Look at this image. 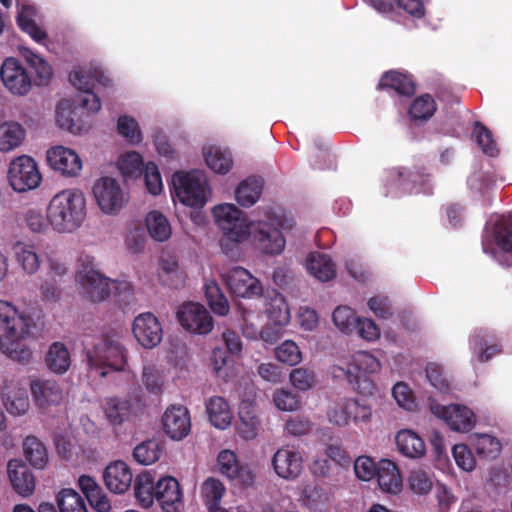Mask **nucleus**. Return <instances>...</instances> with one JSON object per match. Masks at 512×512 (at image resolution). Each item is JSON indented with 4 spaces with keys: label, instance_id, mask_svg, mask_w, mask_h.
Returning <instances> with one entry per match:
<instances>
[{
    "label": "nucleus",
    "instance_id": "nucleus-1",
    "mask_svg": "<svg viewBox=\"0 0 512 512\" xmlns=\"http://www.w3.org/2000/svg\"><path fill=\"white\" fill-rule=\"evenodd\" d=\"M0 324L5 330V334L0 336V351L13 361L29 363L32 351L25 339L32 335L33 319L11 302L0 300Z\"/></svg>",
    "mask_w": 512,
    "mask_h": 512
},
{
    "label": "nucleus",
    "instance_id": "nucleus-2",
    "mask_svg": "<svg viewBox=\"0 0 512 512\" xmlns=\"http://www.w3.org/2000/svg\"><path fill=\"white\" fill-rule=\"evenodd\" d=\"M86 218V200L77 189H65L52 197L47 207V221L59 233L77 230Z\"/></svg>",
    "mask_w": 512,
    "mask_h": 512
},
{
    "label": "nucleus",
    "instance_id": "nucleus-3",
    "mask_svg": "<svg viewBox=\"0 0 512 512\" xmlns=\"http://www.w3.org/2000/svg\"><path fill=\"white\" fill-rule=\"evenodd\" d=\"M87 363L91 370L105 377L107 369L123 371L127 364V351L115 335H103L86 352Z\"/></svg>",
    "mask_w": 512,
    "mask_h": 512
},
{
    "label": "nucleus",
    "instance_id": "nucleus-4",
    "mask_svg": "<svg viewBox=\"0 0 512 512\" xmlns=\"http://www.w3.org/2000/svg\"><path fill=\"white\" fill-rule=\"evenodd\" d=\"M76 281L91 302H101L110 295L111 280L98 271L94 257L81 254L77 261Z\"/></svg>",
    "mask_w": 512,
    "mask_h": 512
},
{
    "label": "nucleus",
    "instance_id": "nucleus-5",
    "mask_svg": "<svg viewBox=\"0 0 512 512\" xmlns=\"http://www.w3.org/2000/svg\"><path fill=\"white\" fill-rule=\"evenodd\" d=\"M172 194L189 207H202L207 201V178L200 170L176 172L171 180Z\"/></svg>",
    "mask_w": 512,
    "mask_h": 512
},
{
    "label": "nucleus",
    "instance_id": "nucleus-6",
    "mask_svg": "<svg viewBox=\"0 0 512 512\" xmlns=\"http://www.w3.org/2000/svg\"><path fill=\"white\" fill-rule=\"evenodd\" d=\"M70 83L85 95L81 99L83 108L90 112H98L101 108V102L96 93H94L95 83L104 87L111 85V79L99 67H90L89 70H76L69 74Z\"/></svg>",
    "mask_w": 512,
    "mask_h": 512
},
{
    "label": "nucleus",
    "instance_id": "nucleus-7",
    "mask_svg": "<svg viewBox=\"0 0 512 512\" xmlns=\"http://www.w3.org/2000/svg\"><path fill=\"white\" fill-rule=\"evenodd\" d=\"M213 215L228 240L239 243L249 237L250 225L243 212L235 205L228 203L217 205L213 209Z\"/></svg>",
    "mask_w": 512,
    "mask_h": 512
},
{
    "label": "nucleus",
    "instance_id": "nucleus-8",
    "mask_svg": "<svg viewBox=\"0 0 512 512\" xmlns=\"http://www.w3.org/2000/svg\"><path fill=\"white\" fill-rule=\"evenodd\" d=\"M379 369L380 362L376 357L368 352L360 351L344 365H333L331 373L334 378L346 379L352 386L360 388V381L366 382V376Z\"/></svg>",
    "mask_w": 512,
    "mask_h": 512
},
{
    "label": "nucleus",
    "instance_id": "nucleus-9",
    "mask_svg": "<svg viewBox=\"0 0 512 512\" xmlns=\"http://www.w3.org/2000/svg\"><path fill=\"white\" fill-rule=\"evenodd\" d=\"M8 181L16 192H26L37 188L42 175L36 161L27 155L13 159L9 165Z\"/></svg>",
    "mask_w": 512,
    "mask_h": 512
},
{
    "label": "nucleus",
    "instance_id": "nucleus-10",
    "mask_svg": "<svg viewBox=\"0 0 512 512\" xmlns=\"http://www.w3.org/2000/svg\"><path fill=\"white\" fill-rule=\"evenodd\" d=\"M93 194L99 208L106 214H116L126 199L118 181L111 177L98 179L93 186Z\"/></svg>",
    "mask_w": 512,
    "mask_h": 512
},
{
    "label": "nucleus",
    "instance_id": "nucleus-11",
    "mask_svg": "<svg viewBox=\"0 0 512 512\" xmlns=\"http://www.w3.org/2000/svg\"><path fill=\"white\" fill-rule=\"evenodd\" d=\"M177 319L185 330L196 334H208L214 326L211 314L199 303L183 304L177 311Z\"/></svg>",
    "mask_w": 512,
    "mask_h": 512
},
{
    "label": "nucleus",
    "instance_id": "nucleus-12",
    "mask_svg": "<svg viewBox=\"0 0 512 512\" xmlns=\"http://www.w3.org/2000/svg\"><path fill=\"white\" fill-rule=\"evenodd\" d=\"M431 412L445 421V423L454 431L468 432L475 424L474 413L467 407L458 404L441 405L434 400H430Z\"/></svg>",
    "mask_w": 512,
    "mask_h": 512
},
{
    "label": "nucleus",
    "instance_id": "nucleus-13",
    "mask_svg": "<svg viewBox=\"0 0 512 512\" xmlns=\"http://www.w3.org/2000/svg\"><path fill=\"white\" fill-rule=\"evenodd\" d=\"M222 278L229 290L238 297L252 298L263 292L260 281L243 267L229 269Z\"/></svg>",
    "mask_w": 512,
    "mask_h": 512
},
{
    "label": "nucleus",
    "instance_id": "nucleus-14",
    "mask_svg": "<svg viewBox=\"0 0 512 512\" xmlns=\"http://www.w3.org/2000/svg\"><path fill=\"white\" fill-rule=\"evenodd\" d=\"M0 77L4 86L15 95H26L32 80L25 67L15 58H7L0 69Z\"/></svg>",
    "mask_w": 512,
    "mask_h": 512
},
{
    "label": "nucleus",
    "instance_id": "nucleus-15",
    "mask_svg": "<svg viewBox=\"0 0 512 512\" xmlns=\"http://www.w3.org/2000/svg\"><path fill=\"white\" fill-rule=\"evenodd\" d=\"M144 408L139 398L111 397L104 404V413L112 425H121L132 420Z\"/></svg>",
    "mask_w": 512,
    "mask_h": 512
},
{
    "label": "nucleus",
    "instance_id": "nucleus-16",
    "mask_svg": "<svg viewBox=\"0 0 512 512\" xmlns=\"http://www.w3.org/2000/svg\"><path fill=\"white\" fill-rule=\"evenodd\" d=\"M132 331L139 344L147 349L156 347L162 340V326L150 312L142 313L134 319Z\"/></svg>",
    "mask_w": 512,
    "mask_h": 512
},
{
    "label": "nucleus",
    "instance_id": "nucleus-17",
    "mask_svg": "<svg viewBox=\"0 0 512 512\" xmlns=\"http://www.w3.org/2000/svg\"><path fill=\"white\" fill-rule=\"evenodd\" d=\"M155 501L163 512H178L183 506V494L179 482L172 476H165L156 482Z\"/></svg>",
    "mask_w": 512,
    "mask_h": 512
},
{
    "label": "nucleus",
    "instance_id": "nucleus-18",
    "mask_svg": "<svg viewBox=\"0 0 512 512\" xmlns=\"http://www.w3.org/2000/svg\"><path fill=\"white\" fill-rule=\"evenodd\" d=\"M302 464L301 453L290 446L279 448L272 458V466L275 473L286 480L297 478L301 474Z\"/></svg>",
    "mask_w": 512,
    "mask_h": 512
},
{
    "label": "nucleus",
    "instance_id": "nucleus-19",
    "mask_svg": "<svg viewBox=\"0 0 512 512\" xmlns=\"http://www.w3.org/2000/svg\"><path fill=\"white\" fill-rule=\"evenodd\" d=\"M49 166L64 176H76L82 169L79 155L72 149L64 146L50 148L46 154Z\"/></svg>",
    "mask_w": 512,
    "mask_h": 512
},
{
    "label": "nucleus",
    "instance_id": "nucleus-20",
    "mask_svg": "<svg viewBox=\"0 0 512 512\" xmlns=\"http://www.w3.org/2000/svg\"><path fill=\"white\" fill-rule=\"evenodd\" d=\"M256 247L264 254L278 255L285 248V238L278 228L267 222H259L253 233Z\"/></svg>",
    "mask_w": 512,
    "mask_h": 512
},
{
    "label": "nucleus",
    "instance_id": "nucleus-21",
    "mask_svg": "<svg viewBox=\"0 0 512 512\" xmlns=\"http://www.w3.org/2000/svg\"><path fill=\"white\" fill-rule=\"evenodd\" d=\"M7 473L13 490L19 496L27 498L34 493L36 487L35 477L22 460H9Z\"/></svg>",
    "mask_w": 512,
    "mask_h": 512
},
{
    "label": "nucleus",
    "instance_id": "nucleus-22",
    "mask_svg": "<svg viewBox=\"0 0 512 512\" xmlns=\"http://www.w3.org/2000/svg\"><path fill=\"white\" fill-rule=\"evenodd\" d=\"M165 433L174 440H182L191 429V421L187 408L183 406L168 407L162 417Z\"/></svg>",
    "mask_w": 512,
    "mask_h": 512
},
{
    "label": "nucleus",
    "instance_id": "nucleus-23",
    "mask_svg": "<svg viewBox=\"0 0 512 512\" xmlns=\"http://www.w3.org/2000/svg\"><path fill=\"white\" fill-rule=\"evenodd\" d=\"M430 173L424 166L413 168L399 167L390 171L389 181L398 185L405 192L412 193L417 186H424L429 182Z\"/></svg>",
    "mask_w": 512,
    "mask_h": 512
},
{
    "label": "nucleus",
    "instance_id": "nucleus-24",
    "mask_svg": "<svg viewBox=\"0 0 512 512\" xmlns=\"http://www.w3.org/2000/svg\"><path fill=\"white\" fill-rule=\"evenodd\" d=\"M106 487L115 494H123L131 486L133 475L130 467L123 461L109 464L103 474Z\"/></svg>",
    "mask_w": 512,
    "mask_h": 512
},
{
    "label": "nucleus",
    "instance_id": "nucleus-25",
    "mask_svg": "<svg viewBox=\"0 0 512 512\" xmlns=\"http://www.w3.org/2000/svg\"><path fill=\"white\" fill-rule=\"evenodd\" d=\"M377 482L383 492L397 494L401 491L403 483L397 465L389 460L383 459L377 464Z\"/></svg>",
    "mask_w": 512,
    "mask_h": 512
},
{
    "label": "nucleus",
    "instance_id": "nucleus-26",
    "mask_svg": "<svg viewBox=\"0 0 512 512\" xmlns=\"http://www.w3.org/2000/svg\"><path fill=\"white\" fill-rule=\"evenodd\" d=\"M31 393L41 408L59 405L63 400V391L55 381L36 380L31 383Z\"/></svg>",
    "mask_w": 512,
    "mask_h": 512
},
{
    "label": "nucleus",
    "instance_id": "nucleus-27",
    "mask_svg": "<svg viewBox=\"0 0 512 512\" xmlns=\"http://www.w3.org/2000/svg\"><path fill=\"white\" fill-rule=\"evenodd\" d=\"M79 487L89 504L98 512H108L110 501L95 479L89 475H82L78 480Z\"/></svg>",
    "mask_w": 512,
    "mask_h": 512
},
{
    "label": "nucleus",
    "instance_id": "nucleus-28",
    "mask_svg": "<svg viewBox=\"0 0 512 512\" xmlns=\"http://www.w3.org/2000/svg\"><path fill=\"white\" fill-rule=\"evenodd\" d=\"M12 256L22 270L34 274L39 270L40 258L34 244L17 241L11 247Z\"/></svg>",
    "mask_w": 512,
    "mask_h": 512
},
{
    "label": "nucleus",
    "instance_id": "nucleus-29",
    "mask_svg": "<svg viewBox=\"0 0 512 512\" xmlns=\"http://www.w3.org/2000/svg\"><path fill=\"white\" fill-rule=\"evenodd\" d=\"M393 89L399 95L411 97L415 94L416 85L409 75L398 71L385 72L377 84V90Z\"/></svg>",
    "mask_w": 512,
    "mask_h": 512
},
{
    "label": "nucleus",
    "instance_id": "nucleus-30",
    "mask_svg": "<svg viewBox=\"0 0 512 512\" xmlns=\"http://www.w3.org/2000/svg\"><path fill=\"white\" fill-rule=\"evenodd\" d=\"M395 440L399 452L408 458H421L426 453L423 439L410 429L400 430Z\"/></svg>",
    "mask_w": 512,
    "mask_h": 512
},
{
    "label": "nucleus",
    "instance_id": "nucleus-31",
    "mask_svg": "<svg viewBox=\"0 0 512 512\" xmlns=\"http://www.w3.org/2000/svg\"><path fill=\"white\" fill-rule=\"evenodd\" d=\"M306 266L309 273L322 282L329 281L336 275V269L332 259L324 253H310L307 258Z\"/></svg>",
    "mask_w": 512,
    "mask_h": 512
},
{
    "label": "nucleus",
    "instance_id": "nucleus-32",
    "mask_svg": "<svg viewBox=\"0 0 512 512\" xmlns=\"http://www.w3.org/2000/svg\"><path fill=\"white\" fill-rule=\"evenodd\" d=\"M206 410L211 424L216 428L225 429L231 424L232 413L223 397H211L206 404Z\"/></svg>",
    "mask_w": 512,
    "mask_h": 512
},
{
    "label": "nucleus",
    "instance_id": "nucleus-33",
    "mask_svg": "<svg viewBox=\"0 0 512 512\" xmlns=\"http://www.w3.org/2000/svg\"><path fill=\"white\" fill-rule=\"evenodd\" d=\"M156 483L149 473H140L134 481V496L142 508H150L155 501Z\"/></svg>",
    "mask_w": 512,
    "mask_h": 512
},
{
    "label": "nucleus",
    "instance_id": "nucleus-34",
    "mask_svg": "<svg viewBox=\"0 0 512 512\" xmlns=\"http://www.w3.org/2000/svg\"><path fill=\"white\" fill-rule=\"evenodd\" d=\"M26 131L17 122H5L0 125V151L10 152L19 147L25 139Z\"/></svg>",
    "mask_w": 512,
    "mask_h": 512
},
{
    "label": "nucleus",
    "instance_id": "nucleus-35",
    "mask_svg": "<svg viewBox=\"0 0 512 512\" xmlns=\"http://www.w3.org/2000/svg\"><path fill=\"white\" fill-rule=\"evenodd\" d=\"M471 342L479 350L478 360L480 362H487L494 355L502 352L501 345L495 342L494 336L489 335L486 330L475 331L471 337Z\"/></svg>",
    "mask_w": 512,
    "mask_h": 512
},
{
    "label": "nucleus",
    "instance_id": "nucleus-36",
    "mask_svg": "<svg viewBox=\"0 0 512 512\" xmlns=\"http://www.w3.org/2000/svg\"><path fill=\"white\" fill-rule=\"evenodd\" d=\"M263 180L248 178L242 181L235 191L237 202L243 207H251L261 196Z\"/></svg>",
    "mask_w": 512,
    "mask_h": 512
},
{
    "label": "nucleus",
    "instance_id": "nucleus-37",
    "mask_svg": "<svg viewBox=\"0 0 512 512\" xmlns=\"http://www.w3.org/2000/svg\"><path fill=\"white\" fill-rule=\"evenodd\" d=\"M45 362L54 373L64 374L71 364L68 349L60 342L53 343L46 354Z\"/></svg>",
    "mask_w": 512,
    "mask_h": 512
},
{
    "label": "nucleus",
    "instance_id": "nucleus-38",
    "mask_svg": "<svg viewBox=\"0 0 512 512\" xmlns=\"http://www.w3.org/2000/svg\"><path fill=\"white\" fill-rule=\"evenodd\" d=\"M23 451L27 461L37 469H43L48 462L45 445L35 436H27L23 442Z\"/></svg>",
    "mask_w": 512,
    "mask_h": 512
},
{
    "label": "nucleus",
    "instance_id": "nucleus-39",
    "mask_svg": "<svg viewBox=\"0 0 512 512\" xmlns=\"http://www.w3.org/2000/svg\"><path fill=\"white\" fill-rule=\"evenodd\" d=\"M496 245L505 253H512V212L502 215L493 226Z\"/></svg>",
    "mask_w": 512,
    "mask_h": 512
},
{
    "label": "nucleus",
    "instance_id": "nucleus-40",
    "mask_svg": "<svg viewBox=\"0 0 512 512\" xmlns=\"http://www.w3.org/2000/svg\"><path fill=\"white\" fill-rule=\"evenodd\" d=\"M145 221L147 230L155 241L163 242L171 236V225L161 212L156 210L149 212Z\"/></svg>",
    "mask_w": 512,
    "mask_h": 512
},
{
    "label": "nucleus",
    "instance_id": "nucleus-41",
    "mask_svg": "<svg viewBox=\"0 0 512 512\" xmlns=\"http://www.w3.org/2000/svg\"><path fill=\"white\" fill-rule=\"evenodd\" d=\"M203 155L206 164L215 173L226 174L230 171L233 161L229 152L217 147H208L203 150Z\"/></svg>",
    "mask_w": 512,
    "mask_h": 512
},
{
    "label": "nucleus",
    "instance_id": "nucleus-42",
    "mask_svg": "<svg viewBox=\"0 0 512 512\" xmlns=\"http://www.w3.org/2000/svg\"><path fill=\"white\" fill-rule=\"evenodd\" d=\"M224 493L223 483L214 477L207 478L201 486V495L209 510L221 508L220 503Z\"/></svg>",
    "mask_w": 512,
    "mask_h": 512
},
{
    "label": "nucleus",
    "instance_id": "nucleus-43",
    "mask_svg": "<svg viewBox=\"0 0 512 512\" xmlns=\"http://www.w3.org/2000/svg\"><path fill=\"white\" fill-rule=\"evenodd\" d=\"M208 305L215 314L225 316L229 312V303L216 281H207L204 285Z\"/></svg>",
    "mask_w": 512,
    "mask_h": 512
},
{
    "label": "nucleus",
    "instance_id": "nucleus-44",
    "mask_svg": "<svg viewBox=\"0 0 512 512\" xmlns=\"http://www.w3.org/2000/svg\"><path fill=\"white\" fill-rule=\"evenodd\" d=\"M158 277L160 282L170 288H178L183 283L182 273L178 261L175 259H162L159 265Z\"/></svg>",
    "mask_w": 512,
    "mask_h": 512
},
{
    "label": "nucleus",
    "instance_id": "nucleus-45",
    "mask_svg": "<svg viewBox=\"0 0 512 512\" xmlns=\"http://www.w3.org/2000/svg\"><path fill=\"white\" fill-rule=\"evenodd\" d=\"M162 447L159 441L150 439L138 444L133 451L134 459L142 465H151L161 456Z\"/></svg>",
    "mask_w": 512,
    "mask_h": 512
},
{
    "label": "nucleus",
    "instance_id": "nucleus-46",
    "mask_svg": "<svg viewBox=\"0 0 512 512\" xmlns=\"http://www.w3.org/2000/svg\"><path fill=\"white\" fill-rule=\"evenodd\" d=\"M436 109L434 98L430 94H423L414 99L409 108V115L414 121H427L434 115Z\"/></svg>",
    "mask_w": 512,
    "mask_h": 512
},
{
    "label": "nucleus",
    "instance_id": "nucleus-47",
    "mask_svg": "<svg viewBox=\"0 0 512 512\" xmlns=\"http://www.w3.org/2000/svg\"><path fill=\"white\" fill-rule=\"evenodd\" d=\"M32 14L33 9L24 6L17 16V24L19 28L27 33L33 40L41 43L47 38V33L31 18Z\"/></svg>",
    "mask_w": 512,
    "mask_h": 512
},
{
    "label": "nucleus",
    "instance_id": "nucleus-48",
    "mask_svg": "<svg viewBox=\"0 0 512 512\" xmlns=\"http://www.w3.org/2000/svg\"><path fill=\"white\" fill-rule=\"evenodd\" d=\"M56 500L59 512H88L83 498L73 489H62Z\"/></svg>",
    "mask_w": 512,
    "mask_h": 512
},
{
    "label": "nucleus",
    "instance_id": "nucleus-49",
    "mask_svg": "<svg viewBox=\"0 0 512 512\" xmlns=\"http://www.w3.org/2000/svg\"><path fill=\"white\" fill-rule=\"evenodd\" d=\"M75 111L71 109L69 101H60L56 107V122L58 126L73 134L80 133L82 125L75 120Z\"/></svg>",
    "mask_w": 512,
    "mask_h": 512
},
{
    "label": "nucleus",
    "instance_id": "nucleus-50",
    "mask_svg": "<svg viewBox=\"0 0 512 512\" xmlns=\"http://www.w3.org/2000/svg\"><path fill=\"white\" fill-rule=\"evenodd\" d=\"M22 56L30 67L35 70L41 84H45L50 81L53 75V69L47 61L28 48H24L22 50Z\"/></svg>",
    "mask_w": 512,
    "mask_h": 512
},
{
    "label": "nucleus",
    "instance_id": "nucleus-51",
    "mask_svg": "<svg viewBox=\"0 0 512 512\" xmlns=\"http://www.w3.org/2000/svg\"><path fill=\"white\" fill-rule=\"evenodd\" d=\"M119 169L125 177L136 178L140 176L144 169L142 156L136 152H128L121 156L118 162Z\"/></svg>",
    "mask_w": 512,
    "mask_h": 512
},
{
    "label": "nucleus",
    "instance_id": "nucleus-52",
    "mask_svg": "<svg viewBox=\"0 0 512 512\" xmlns=\"http://www.w3.org/2000/svg\"><path fill=\"white\" fill-rule=\"evenodd\" d=\"M357 316L349 306H338L332 314V320L335 326L345 334H350L354 331Z\"/></svg>",
    "mask_w": 512,
    "mask_h": 512
},
{
    "label": "nucleus",
    "instance_id": "nucleus-53",
    "mask_svg": "<svg viewBox=\"0 0 512 512\" xmlns=\"http://www.w3.org/2000/svg\"><path fill=\"white\" fill-rule=\"evenodd\" d=\"M476 142L484 154L494 157L498 154L497 144L491 131L482 123L477 122L474 129Z\"/></svg>",
    "mask_w": 512,
    "mask_h": 512
},
{
    "label": "nucleus",
    "instance_id": "nucleus-54",
    "mask_svg": "<svg viewBox=\"0 0 512 512\" xmlns=\"http://www.w3.org/2000/svg\"><path fill=\"white\" fill-rule=\"evenodd\" d=\"M275 356L278 361L290 366L297 365L302 359L298 345L292 340H286L278 346L275 349Z\"/></svg>",
    "mask_w": 512,
    "mask_h": 512
},
{
    "label": "nucleus",
    "instance_id": "nucleus-55",
    "mask_svg": "<svg viewBox=\"0 0 512 512\" xmlns=\"http://www.w3.org/2000/svg\"><path fill=\"white\" fill-rule=\"evenodd\" d=\"M117 131L132 144H138L142 141V134L138 123L129 116H120L117 121Z\"/></svg>",
    "mask_w": 512,
    "mask_h": 512
},
{
    "label": "nucleus",
    "instance_id": "nucleus-56",
    "mask_svg": "<svg viewBox=\"0 0 512 512\" xmlns=\"http://www.w3.org/2000/svg\"><path fill=\"white\" fill-rule=\"evenodd\" d=\"M409 488L418 495L428 494L432 487L433 482L431 477L421 469L411 471L408 478Z\"/></svg>",
    "mask_w": 512,
    "mask_h": 512
},
{
    "label": "nucleus",
    "instance_id": "nucleus-57",
    "mask_svg": "<svg viewBox=\"0 0 512 512\" xmlns=\"http://www.w3.org/2000/svg\"><path fill=\"white\" fill-rule=\"evenodd\" d=\"M290 381L296 389L300 391H307L315 384L316 377L313 370L300 367L291 371Z\"/></svg>",
    "mask_w": 512,
    "mask_h": 512
},
{
    "label": "nucleus",
    "instance_id": "nucleus-58",
    "mask_svg": "<svg viewBox=\"0 0 512 512\" xmlns=\"http://www.w3.org/2000/svg\"><path fill=\"white\" fill-rule=\"evenodd\" d=\"M452 454L455 459V462L459 468L464 471H472L475 468L476 461L469 450L468 446L465 444H456L452 449Z\"/></svg>",
    "mask_w": 512,
    "mask_h": 512
},
{
    "label": "nucleus",
    "instance_id": "nucleus-59",
    "mask_svg": "<svg viewBox=\"0 0 512 512\" xmlns=\"http://www.w3.org/2000/svg\"><path fill=\"white\" fill-rule=\"evenodd\" d=\"M143 172L148 191L152 195L160 194L163 189V184L157 165L153 162H148Z\"/></svg>",
    "mask_w": 512,
    "mask_h": 512
},
{
    "label": "nucleus",
    "instance_id": "nucleus-60",
    "mask_svg": "<svg viewBox=\"0 0 512 512\" xmlns=\"http://www.w3.org/2000/svg\"><path fill=\"white\" fill-rule=\"evenodd\" d=\"M501 451V443L494 437L482 435L476 443V452L485 458H495Z\"/></svg>",
    "mask_w": 512,
    "mask_h": 512
},
{
    "label": "nucleus",
    "instance_id": "nucleus-61",
    "mask_svg": "<svg viewBox=\"0 0 512 512\" xmlns=\"http://www.w3.org/2000/svg\"><path fill=\"white\" fill-rule=\"evenodd\" d=\"M346 409L350 414V422L360 424L370 421L372 415L370 407L360 404L357 400L346 399Z\"/></svg>",
    "mask_w": 512,
    "mask_h": 512
},
{
    "label": "nucleus",
    "instance_id": "nucleus-62",
    "mask_svg": "<svg viewBox=\"0 0 512 512\" xmlns=\"http://www.w3.org/2000/svg\"><path fill=\"white\" fill-rule=\"evenodd\" d=\"M275 406L282 411H294L299 406V397L291 391L278 389L273 394Z\"/></svg>",
    "mask_w": 512,
    "mask_h": 512
},
{
    "label": "nucleus",
    "instance_id": "nucleus-63",
    "mask_svg": "<svg viewBox=\"0 0 512 512\" xmlns=\"http://www.w3.org/2000/svg\"><path fill=\"white\" fill-rule=\"evenodd\" d=\"M217 463L219 471L228 479L235 475L238 466L240 465L236 454L231 450H223L218 454Z\"/></svg>",
    "mask_w": 512,
    "mask_h": 512
},
{
    "label": "nucleus",
    "instance_id": "nucleus-64",
    "mask_svg": "<svg viewBox=\"0 0 512 512\" xmlns=\"http://www.w3.org/2000/svg\"><path fill=\"white\" fill-rule=\"evenodd\" d=\"M392 395L399 406L406 410H412L415 407V399L410 387L403 382L396 383L392 389Z\"/></svg>",
    "mask_w": 512,
    "mask_h": 512
}]
</instances>
